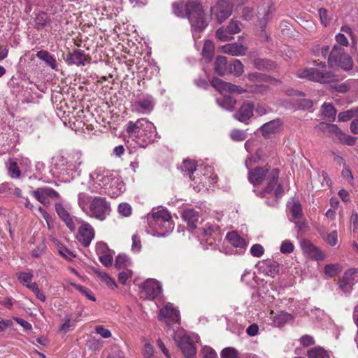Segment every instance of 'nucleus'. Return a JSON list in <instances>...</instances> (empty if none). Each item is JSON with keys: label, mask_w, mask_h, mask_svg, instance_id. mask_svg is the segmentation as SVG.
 <instances>
[{"label": "nucleus", "mask_w": 358, "mask_h": 358, "mask_svg": "<svg viewBox=\"0 0 358 358\" xmlns=\"http://www.w3.org/2000/svg\"><path fill=\"white\" fill-rule=\"evenodd\" d=\"M94 228L88 222H83L78 228L76 238L83 246L87 247L94 239Z\"/></svg>", "instance_id": "nucleus-9"}, {"label": "nucleus", "mask_w": 358, "mask_h": 358, "mask_svg": "<svg viewBox=\"0 0 358 358\" xmlns=\"http://www.w3.org/2000/svg\"><path fill=\"white\" fill-rule=\"evenodd\" d=\"M182 217L189 227L192 229L196 227L199 219V214L197 211L192 208L186 209L183 211Z\"/></svg>", "instance_id": "nucleus-22"}, {"label": "nucleus", "mask_w": 358, "mask_h": 358, "mask_svg": "<svg viewBox=\"0 0 358 358\" xmlns=\"http://www.w3.org/2000/svg\"><path fill=\"white\" fill-rule=\"evenodd\" d=\"M287 208L294 219H298L302 215V208L301 204L295 201L289 202Z\"/></svg>", "instance_id": "nucleus-33"}, {"label": "nucleus", "mask_w": 358, "mask_h": 358, "mask_svg": "<svg viewBox=\"0 0 358 358\" xmlns=\"http://www.w3.org/2000/svg\"><path fill=\"white\" fill-rule=\"evenodd\" d=\"M142 118L136 122L129 121L127 125V132L130 137L138 138L141 129Z\"/></svg>", "instance_id": "nucleus-28"}, {"label": "nucleus", "mask_w": 358, "mask_h": 358, "mask_svg": "<svg viewBox=\"0 0 358 358\" xmlns=\"http://www.w3.org/2000/svg\"><path fill=\"white\" fill-rule=\"evenodd\" d=\"M75 327V323L71 320V318L69 315H66L64 317V322L62 324L59 328V331L66 334L70 330L73 329Z\"/></svg>", "instance_id": "nucleus-43"}, {"label": "nucleus", "mask_w": 358, "mask_h": 358, "mask_svg": "<svg viewBox=\"0 0 358 358\" xmlns=\"http://www.w3.org/2000/svg\"><path fill=\"white\" fill-rule=\"evenodd\" d=\"M244 72V66L238 59H232L229 63L228 73L236 77L241 76Z\"/></svg>", "instance_id": "nucleus-30"}, {"label": "nucleus", "mask_w": 358, "mask_h": 358, "mask_svg": "<svg viewBox=\"0 0 358 358\" xmlns=\"http://www.w3.org/2000/svg\"><path fill=\"white\" fill-rule=\"evenodd\" d=\"M355 271L354 270L347 271L343 278L339 282V287L344 292H348L350 290L354 281V275Z\"/></svg>", "instance_id": "nucleus-23"}, {"label": "nucleus", "mask_w": 358, "mask_h": 358, "mask_svg": "<svg viewBox=\"0 0 358 358\" xmlns=\"http://www.w3.org/2000/svg\"><path fill=\"white\" fill-rule=\"evenodd\" d=\"M8 170L10 176L13 178H18L20 176V171L18 168L17 164L15 162L9 160L8 165Z\"/></svg>", "instance_id": "nucleus-41"}, {"label": "nucleus", "mask_w": 358, "mask_h": 358, "mask_svg": "<svg viewBox=\"0 0 358 358\" xmlns=\"http://www.w3.org/2000/svg\"><path fill=\"white\" fill-rule=\"evenodd\" d=\"M143 295L149 299H153L162 292L160 283L155 279H148L141 285Z\"/></svg>", "instance_id": "nucleus-10"}, {"label": "nucleus", "mask_w": 358, "mask_h": 358, "mask_svg": "<svg viewBox=\"0 0 358 358\" xmlns=\"http://www.w3.org/2000/svg\"><path fill=\"white\" fill-rule=\"evenodd\" d=\"M152 219L155 223H152V224L161 228L162 231L159 234L162 236H166L173 229V225L171 222V216L168 210L162 209L154 212Z\"/></svg>", "instance_id": "nucleus-6"}, {"label": "nucleus", "mask_w": 358, "mask_h": 358, "mask_svg": "<svg viewBox=\"0 0 358 358\" xmlns=\"http://www.w3.org/2000/svg\"><path fill=\"white\" fill-rule=\"evenodd\" d=\"M41 189H43V193L45 194V195L47 196V198L49 199H59V194L57 192H56L55 189H52V188H50V187H41Z\"/></svg>", "instance_id": "nucleus-59"}, {"label": "nucleus", "mask_w": 358, "mask_h": 358, "mask_svg": "<svg viewBox=\"0 0 358 358\" xmlns=\"http://www.w3.org/2000/svg\"><path fill=\"white\" fill-rule=\"evenodd\" d=\"M339 159L343 164V169L342 171V176L350 184H352L354 178H353L351 170L346 166L345 160L342 157H340Z\"/></svg>", "instance_id": "nucleus-45"}, {"label": "nucleus", "mask_w": 358, "mask_h": 358, "mask_svg": "<svg viewBox=\"0 0 358 358\" xmlns=\"http://www.w3.org/2000/svg\"><path fill=\"white\" fill-rule=\"evenodd\" d=\"M301 248L303 252L312 259L322 261L326 257L325 254L309 241H303Z\"/></svg>", "instance_id": "nucleus-14"}, {"label": "nucleus", "mask_w": 358, "mask_h": 358, "mask_svg": "<svg viewBox=\"0 0 358 358\" xmlns=\"http://www.w3.org/2000/svg\"><path fill=\"white\" fill-rule=\"evenodd\" d=\"M17 279L23 285L29 289V286L32 287L34 282H32L34 275L32 272H20L17 273Z\"/></svg>", "instance_id": "nucleus-34"}, {"label": "nucleus", "mask_w": 358, "mask_h": 358, "mask_svg": "<svg viewBox=\"0 0 358 358\" xmlns=\"http://www.w3.org/2000/svg\"><path fill=\"white\" fill-rule=\"evenodd\" d=\"M328 63L331 66H338L345 71L350 70L352 68L353 62L350 56L344 52V49L334 45L331 51Z\"/></svg>", "instance_id": "nucleus-5"}, {"label": "nucleus", "mask_w": 358, "mask_h": 358, "mask_svg": "<svg viewBox=\"0 0 358 358\" xmlns=\"http://www.w3.org/2000/svg\"><path fill=\"white\" fill-rule=\"evenodd\" d=\"M153 99L150 96H147L135 103V106L139 107V108H136V110L141 113L151 111L153 108Z\"/></svg>", "instance_id": "nucleus-25"}, {"label": "nucleus", "mask_w": 358, "mask_h": 358, "mask_svg": "<svg viewBox=\"0 0 358 358\" xmlns=\"http://www.w3.org/2000/svg\"><path fill=\"white\" fill-rule=\"evenodd\" d=\"M99 277L100 280L103 282H104L108 287H110L111 289H114L115 287H116V283L115 280L112 278H110L107 273H99Z\"/></svg>", "instance_id": "nucleus-50"}, {"label": "nucleus", "mask_w": 358, "mask_h": 358, "mask_svg": "<svg viewBox=\"0 0 358 358\" xmlns=\"http://www.w3.org/2000/svg\"><path fill=\"white\" fill-rule=\"evenodd\" d=\"M215 52V45L213 41L208 40L206 41L203 50H202V56L203 58L208 62H210L213 57Z\"/></svg>", "instance_id": "nucleus-31"}, {"label": "nucleus", "mask_w": 358, "mask_h": 358, "mask_svg": "<svg viewBox=\"0 0 358 358\" xmlns=\"http://www.w3.org/2000/svg\"><path fill=\"white\" fill-rule=\"evenodd\" d=\"M231 34L227 31V29H224L222 27L219 28L216 31V36L217 38L222 41H229L232 37L230 36Z\"/></svg>", "instance_id": "nucleus-54"}, {"label": "nucleus", "mask_w": 358, "mask_h": 358, "mask_svg": "<svg viewBox=\"0 0 358 358\" xmlns=\"http://www.w3.org/2000/svg\"><path fill=\"white\" fill-rule=\"evenodd\" d=\"M255 104L252 102L245 101L239 109L234 114V117L239 122L247 123L253 116Z\"/></svg>", "instance_id": "nucleus-11"}, {"label": "nucleus", "mask_w": 358, "mask_h": 358, "mask_svg": "<svg viewBox=\"0 0 358 358\" xmlns=\"http://www.w3.org/2000/svg\"><path fill=\"white\" fill-rule=\"evenodd\" d=\"M315 128L331 138L336 143L338 142L342 133V131L336 124H327L323 122L317 125Z\"/></svg>", "instance_id": "nucleus-15"}, {"label": "nucleus", "mask_w": 358, "mask_h": 358, "mask_svg": "<svg viewBox=\"0 0 358 358\" xmlns=\"http://www.w3.org/2000/svg\"><path fill=\"white\" fill-rule=\"evenodd\" d=\"M217 102L222 108L231 110L234 108L236 100L231 96H223L217 99Z\"/></svg>", "instance_id": "nucleus-32"}, {"label": "nucleus", "mask_w": 358, "mask_h": 358, "mask_svg": "<svg viewBox=\"0 0 358 358\" xmlns=\"http://www.w3.org/2000/svg\"><path fill=\"white\" fill-rule=\"evenodd\" d=\"M279 171L268 166L256 167L248 172V180L254 186V192L261 198H266L268 206H275L285 191L278 182Z\"/></svg>", "instance_id": "nucleus-1"}, {"label": "nucleus", "mask_w": 358, "mask_h": 358, "mask_svg": "<svg viewBox=\"0 0 358 358\" xmlns=\"http://www.w3.org/2000/svg\"><path fill=\"white\" fill-rule=\"evenodd\" d=\"M221 358H238V352L234 348H227L222 351Z\"/></svg>", "instance_id": "nucleus-55"}, {"label": "nucleus", "mask_w": 358, "mask_h": 358, "mask_svg": "<svg viewBox=\"0 0 358 358\" xmlns=\"http://www.w3.org/2000/svg\"><path fill=\"white\" fill-rule=\"evenodd\" d=\"M240 30V24L237 21H231L227 27V31L229 34H237Z\"/></svg>", "instance_id": "nucleus-57"}, {"label": "nucleus", "mask_w": 358, "mask_h": 358, "mask_svg": "<svg viewBox=\"0 0 358 358\" xmlns=\"http://www.w3.org/2000/svg\"><path fill=\"white\" fill-rule=\"evenodd\" d=\"M206 171L208 173H204L202 178L200 179V183H202L203 187H207L209 184H212L216 181V176H214L211 173V168H207Z\"/></svg>", "instance_id": "nucleus-38"}, {"label": "nucleus", "mask_w": 358, "mask_h": 358, "mask_svg": "<svg viewBox=\"0 0 358 358\" xmlns=\"http://www.w3.org/2000/svg\"><path fill=\"white\" fill-rule=\"evenodd\" d=\"M196 164L194 160L186 159L184 160L181 165V170L185 174L191 176L192 174L196 171Z\"/></svg>", "instance_id": "nucleus-36"}, {"label": "nucleus", "mask_w": 358, "mask_h": 358, "mask_svg": "<svg viewBox=\"0 0 358 358\" xmlns=\"http://www.w3.org/2000/svg\"><path fill=\"white\" fill-rule=\"evenodd\" d=\"M60 27L61 23L59 19L57 17H49L47 29L56 31L60 29Z\"/></svg>", "instance_id": "nucleus-51"}, {"label": "nucleus", "mask_w": 358, "mask_h": 358, "mask_svg": "<svg viewBox=\"0 0 358 358\" xmlns=\"http://www.w3.org/2000/svg\"><path fill=\"white\" fill-rule=\"evenodd\" d=\"M291 317L292 316L290 314L282 312L275 317V322L280 325L287 322L289 319H291Z\"/></svg>", "instance_id": "nucleus-61"}, {"label": "nucleus", "mask_w": 358, "mask_h": 358, "mask_svg": "<svg viewBox=\"0 0 358 358\" xmlns=\"http://www.w3.org/2000/svg\"><path fill=\"white\" fill-rule=\"evenodd\" d=\"M250 252L255 257H260L264 252L263 246L260 244H255L250 248Z\"/></svg>", "instance_id": "nucleus-58"}, {"label": "nucleus", "mask_w": 358, "mask_h": 358, "mask_svg": "<svg viewBox=\"0 0 358 358\" xmlns=\"http://www.w3.org/2000/svg\"><path fill=\"white\" fill-rule=\"evenodd\" d=\"M319 17L321 24L324 27H327L331 22V17L328 15V11L326 8H321L318 10Z\"/></svg>", "instance_id": "nucleus-44"}, {"label": "nucleus", "mask_w": 358, "mask_h": 358, "mask_svg": "<svg viewBox=\"0 0 358 358\" xmlns=\"http://www.w3.org/2000/svg\"><path fill=\"white\" fill-rule=\"evenodd\" d=\"M294 248V246L293 243L289 240H285L282 241L280 250V252L283 254H289L293 252Z\"/></svg>", "instance_id": "nucleus-53"}, {"label": "nucleus", "mask_w": 358, "mask_h": 358, "mask_svg": "<svg viewBox=\"0 0 358 358\" xmlns=\"http://www.w3.org/2000/svg\"><path fill=\"white\" fill-rule=\"evenodd\" d=\"M49 17L44 13L36 15L35 22L37 29L47 28Z\"/></svg>", "instance_id": "nucleus-42"}, {"label": "nucleus", "mask_w": 358, "mask_h": 358, "mask_svg": "<svg viewBox=\"0 0 358 358\" xmlns=\"http://www.w3.org/2000/svg\"><path fill=\"white\" fill-rule=\"evenodd\" d=\"M229 64L224 56H217L214 63V69L220 76L228 74Z\"/></svg>", "instance_id": "nucleus-21"}, {"label": "nucleus", "mask_w": 358, "mask_h": 358, "mask_svg": "<svg viewBox=\"0 0 358 358\" xmlns=\"http://www.w3.org/2000/svg\"><path fill=\"white\" fill-rule=\"evenodd\" d=\"M62 221L71 231H73L76 229L77 223L78 222V219L69 215L63 218Z\"/></svg>", "instance_id": "nucleus-47"}, {"label": "nucleus", "mask_w": 358, "mask_h": 358, "mask_svg": "<svg viewBox=\"0 0 358 358\" xmlns=\"http://www.w3.org/2000/svg\"><path fill=\"white\" fill-rule=\"evenodd\" d=\"M210 11L212 16L221 23L231 15L232 6L226 0H220L211 8Z\"/></svg>", "instance_id": "nucleus-8"}, {"label": "nucleus", "mask_w": 358, "mask_h": 358, "mask_svg": "<svg viewBox=\"0 0 358 358\" xmlns=\"http://www.w3.org/2000/svg\"><path fill=\"white\" fill-rule=\"evenodd\" d=\"M129 265V261L124 255H119L115 259V266L117 268H124Z\"/></svg>", "instance_id": "nucleus-46"}, {"label": "nucleus", "mask_w": 358, "mask_h": 358, "mask_svg": "<svg viewBox=\"0 0 358 358\" xmlns=\"http://www.w3.org/2000/svg\"><path fill=\"white\" fill-rule=\"evenodd\" d=\"M66 60L69 64L78 66L85 65L86 62H88L89 58L82 50H76L67 55Z\"/></svg>", "instance_id": "nucleus-20"}, {"label": "nucleus", "mask_w": 358, "mask_h": 358, "mask_svg": "<svg viewBox=\"0 0 358 358\" xmlns=\"http://www.w3.org/2000/svg\"><path fill=\"white\" fill-rule=\"evenodd\" d=\"M281 126L282 122L279 119H276L264 124L259 128V130L264 137H268L271 134L278 132L281 128Z\"/></svg>", "instance_id": "nucleus-17"}, {"label": "nucleus", "mask_w": 358, "mask_h": 358, "mask_svg": "<svg viewBox=\"0 0 358 358\" xmlns=\"http://www.w3.org/2000/svg\"><path fill=\"white\" fill-rule=\"evenodd\" d=\"M31 195L41 203L44 206H49L50 202L47 196L43 193L41 187L38 188L31 192Z\"/></svg>", "instance_id": "nucleus-37"}, {"label": "nucleus", "mask_w": 358, "mask_h": 358, "mask_svg": "<svg viewBox=\"0 0 358 358\" xmlns=\"http://www.w3.org/2000/svg\"><path fill=\"white\" fill-rule=\"evenodd\" d=\"M230 137L235 141H243L247 138V134L243 130L234 129L230 133Z\"/></svg>", "instance_id": "nucleus-48"}, {"label": "nucleus", "mask_w": 358, "mask_h": 358, "mask_svg": "<svg viewBox=\"0 0 358 358\" xmlns=\"http://www.w3.org/2000/svg\"><path fill=\"white\" fill-rule=\"evenodd\" d=\"M156 136V128L155 125L148 120L142 118L141 129L138 138H142L143 141L151 142L155 140Z\"/></svg>", "instance_id": "nucleus-12"}, {"label": "nucleus", "mask_w": 358, "mask_h": 358, "mask_svg": "<svg viewBox=\"0 0 358 358\" xmlns=\"http://www.w3.org/2000/svg\"><path fill=\"white\" fill-rule=\"evenodd\" d=\"M203 358H218L215 351L209 346H204L201 350Z\"/></svg>", "instance_id": "nucleus-56"}, {"label": "nucleus", "mask_w": 358, "mask_h": 358, "mask_svg": "<svg viewBox=\"0 0 358 358\" xmlns=\"http://www.w3.org/2000/svg\"><path fill=\"white\" fill-rule=\"evenodd\" d=\"M337 143L346 144L348 145H353L356 143V138L342 132Z\"/></svg>", "instance_id": "nucleus-49"}, {"label": "nucleus", "mask_w": 358, "mask_h": 358, "mask_svg": "<svg viewBox=\"0 0 358 358\" xmlns=\"http://www.w3.org/2000/svg\"><path fill=\"white\" fill-rule=\"evenodd\" d=\"M96 174V181L98 182L99 185L101 187H107L108 186H110L113 178L112 174L108 170L105 169H99L95 173Z\"/></svg>", "instance_id": "nucleus-19"}, {"label": "nucleus", "mask_w": 358, "mask_h": 358, "mask_svg": "<svg viewBox=\"0 0 358 358\" xmlns=\"http://www.w3.org/2000/svg\"><path fill=\"white\" fill-rule=\"evenodd\" d=\"M247 48L237 43H229L222 47V51L224 53L232 56H241L245 54Z\"/></svg>", "instance_id": "nucleus-18"}, {"label": "nucleus", "mask_w": 358, "mask_h": 358, "mask_svg": "<svg viewBox=\"0 0 358 358\" xmlns=\"http://www.w3.org/2000/svg\"><path fill=\"white\" fill-rule=\"evenodd\" d=\"M355 117H358V108L340 113L338 114V120L345 122Z\"/></svg>", "instance_id": "nucleus-39"}, {"label": "nucleus", "mask_w": 358, "mask_h": 358, "mask_svg": "<svg viewBox=\"0 0 358 358\" xmlns=\"http://www.w3.org/2000/svg\"><path fill=\"white\" fill-rule=\"evenodd\" d=\"M299 78L322 84L337 81L338 76L324 62L316 64L315 67H306L297 71Z\"/></svg>", "instance_id": "nucleus-4"}, {"label": "nucleus", "mask_w": 358, "mask_h": 358, "mask_svg": "<svg viewBox=\"0 0 358 358\" xmlns=\"http://www.w3.org/2000/svg\"><path fill=\"white\" fill-rule=\"evenodd\" d=\"M308 358H329V353L321 347H315L308 351Z\"/></svg>", "instance_id": "nucleus-35"}, {"label": "nucleus", "mask_w": 358, "mask_h": 358, "mask_svg": "<svg viewBox=\"0 0 358 358\" xmlns=\"http://www.w3.org/2000/svg\"><path fill=\"white\" fill-rule=\"evenodd\" d=\"M327 242L334 246L337 243L338 241V234L336 231H333L330 234L327 235L326 237Z\"/></svg>", "instance_id": "nucleus-63"}, {"label": "nucleus", "mask_w": 358, "mask_h": 358, "mask_svg": "<svg viewBox=\"0 0 358 358\" xmlns=\"http://www.w3.org/2000/svg\"><path fill=\"white\" fill-rule=\"evenodd\" d=\"M226 238L234 247L243 248L246 245L245 241L236 231H231L227 234Z\"/></svg>", "instance_id": "nucleus-27"}, {"label": "nucleus", "mask_w": 358, "mask_h": 358, "mask_svg": "<svg viewBox=\"0 0 358 358\" xmlns=\"http://www.w3.org/2000/svg\"><path fill=\"white\" fill-rule=\"evenodd\" d=\"M173 339L187 358H193L196 354V348L188 336L182 331H179L175 334Z\"/></svg>", "instance_id": "nucleus-7"}, {"label": "nucleus", "mask_w": 358, "mask_h": 358, "mask_svg": "<svg viewBox=\"0 0 358 358\" xmlns=\"http://www.w3.org/2000/svg\"><path fill=\"white\" fill-rule=\"evenodd\" d=\"M55 210L57 215L62 220L70 215L69 212L60 203L55 204Z\"/></svg>", "instance_id": "nucleus-62"}, {"label": "nucleus", "mask_w": 358, "mask_h": 358, "mask_svg": "<svg viewBox=\"0 0 358 358\" xmlns=\"http://www.w3.org/2000/svg\"><path fill=\"white\" fill-rule=\"evenodd\" d=\"M78 203L88 216L101 221L104 220L111 211L110 204L105 197H92L85 193H80Z\"/></svg>", "instance_id": "nucleus-3"}, {"label": "nucleus", "mask_w": 358, "mask_h": 358, "mask_svg": "<svg viewBox=\"0 0 358 358\" xmlns=\"http://www.w3.org/2000/svg\"><path fill=\"white\" fill-rule=\"evenodd\" d=\"M131 277V272L130 271H124L120 273L118 275V280L122 285H125L129 278Z\"/></svg>", "instance_id": "nucleus-64"}, {"label": "nucleus", "mask_w": 358, "mask_h": 358, "mask_svg": "<svg viewBox=\"0 0 358 358\" xmlns=\"http://www.w3.org/2000/svg\"><path fill=\"white\" fill-rule=\"evenodd\" d=\"M36 57L44 61L52 69L58 71L57 63L55 58L46 50H40L37 52Z\"/></svg>", "instance_id": "nucleus-24"}, {"label": "nucleus", "mask_w": 358, "mask_h": 358, "mask_svg": "<svg viewBox=\"0 0 358 358\" xmlns=\"http://www.w3.org/2000/svg\"><path fill=\"white\" fill-rule=\"evenodd\" d=\"M212 85L221 93L224 92H229L231 93L242 94L246 92L245 90L238 85L224 82L217 78L212 80Z\"/></svg>", "instance_id": "nucleus-13"}, {"label": "nucleus", "mask_w": 358, "mask_h": 358, "mask_svg": "<svg viewBox=\"0 0 358 358\" xmlns=\"http://www.w3.org/2000/svg\"><path fill=\"white\" fill-rule=\"evenodd\" d=\"M321 113L324 120L333 122L336 118V110L331 103H324L322 106Z\"/></svg>", "instance_id": "nucleus-26"}, {"label": "nucleus", "mask_w": 358, "mask_h": 358, "mask_svg": "<svg viewBox=\"0 0 358 358\" xmlns=\"http://www.w3.org/2000/svg\"><path fill=\"white\" fill-rule=\"evenodd\" d=\"M324 272L327 278H332L341 272V268L338 264H327L324 268Z\"/></svg>", "instance_id": "nucleus-40"}, {"label": "nucleus", "mask_w": 358, "mask_h": 358, "mask_svg": "<svg viewBox=\"0 0 358 358\" xmlns=\"http://www.w3.org/2000/svg\"><path fill=\"white\" fill-rule=\"evenodd\" d=\"M159 318L160 320L168 319L172 322L178 323L180 320L179 311L171 304H167L160 310Z\"/></svg>", "instance_id": "nucleus-16"}, {"label": "nucleus", "mask_w": 358, "mask_h": 358, "mask_svg": "<svg viewBox=\"0 0 358 358\" xmlns=\"http://www.w3.org/2000/svg\"><path fill=\"white\" fill-rule=\"evenodd\" d=\"M220 229L216 224L207 223L203 228V237H220Z\"/></svg>", "instance_id": "nucleus-29"}, {"label": "nucleus", "mask_w": 358, "mask_h": 358, "mask_svg": "<svg viewBox=\"0 0 358 358\" xmlns=\"http://www.w3.org/2000/svg\"><path fill=\"white\" fill-rule=\"evenodd\" d=\"M29 289L31 290L36 294V296L39 300H41L43 302L45 301L46 298L45 294L42 291L40 290V289L38 287V285L36 282H34V284L32 285V287L29 286Z\"/></svg>", "instance_id": "nucleus-60"}, {"label": "nucleus", "mask_w": 358, "mask_h": 358, "mask_svg": "<svg viewBox=\"0 0 358 358\" xmlns=\"http://www.w3.org/2000/svg\"><path fill=\"white\" fill-rule=\"evenodd\" d=\"M118 212L124 217H129L132 212L131 206L127 203H121L118 206Z\"/></svg>", "instance_id": "nucleus-52"}, {"label": "nucleus", "mask_w": 358, "mask_h": 358, "mask_svg": "<svg viewBox=\"0 0 358 358\" xmlns=\"http://www.w3.org/2000/svg\"><path fill=\"white\" fill-rule=\"evenodd\" d=\"M173 10L176 15L188 17L193 37L199 38V33L208 24L201 3L197 0H182L173 3Z\"/></svg>", "instance_id": "nucleus-2"}]
</instances>
